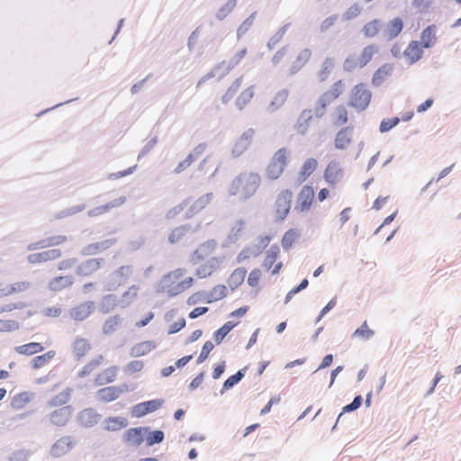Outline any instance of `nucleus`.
Listing matches in <instances>:
<instances>
[{"instance_id":"f704fd0d","label":"nucleus","mask_w":461,"mask_h":461,"mask_svg":"<svg viewBox=\"0 0 461 461\" xmlns=\"http://www.w3.org/2000/svg\"><path fill=\"white\" fill-rule=\"evenodd\" d=\"M56 356V352L54 350H50L41 356H37L33 357L31 361V366L33 369H39L46 365H48Z\"/></svg>"},{"instance_id":"ddd939ff","label":"nucleus","mask_w":461,"mask_h":461,"mask_svg":"<svg viewBox=\"0 0 461 461\" xmlns=\"http://www.w3.org/2000/svg\"><path fill=\"white\" fill-rule=\"evenodd\" d=\"M30 283L27 281H18L13 284L0 283V298L8 297L27 291Z\"/></svg>"},{"instance_id":"de8ad7c7","label":"nucleus","mask_w":461,"mask_h":461,"mask_svg":"<svg viewBox=\"0 0 461 461\" xmlns=\"http://www.w3.org/2000/svg\"><path fill=\"white\" fill-rule=\"evenodd\" d=\"M90 349V344L86 339L79 338L74 342V351L77 356H84Z\"/></svg>"},{"instance_id":"e2e57ef3","label":"nucleus","mask_w":461,"mask_h":461,"mask_svg":"<svg viewBox=\"0 0 461 461\" xmlns=\"http://www.w3.org/2000/svg\"><path fill=\"white\" fill-rule=\"evenodd\" d=\"M164 438V433L161 430H155L151 432L148 438V444L153 445L155 443H159Z\"/></svg>"},{"instance_id":"473e14b6","label":"nucleus","mask_w":461,"mask_h":461,"mask_svg":"<svg viewBox=\"0 0 461 461\" xmlns=\"http://www.w3.org/2000/svg\"><path fill=\"white\" fill-rule=\"evenodd\" d=\"M247 270L243 267L236 268L229 276L227 283L231 290L238 288L244 281Z\"/></svg>"},{"instance_id":"a878e982","label":"nucleus","mask_w":461,"mask_h":461,"mask_svg":"<svg viewBox=\"0 0 461 461\" xmlns=\"http://www.w3.org/2000/svg\"><path fill=\"white\" fill-rule=\"evenodd\" d=\"M128 421L122 417H108L103 423V429L105 431H118L125 428Z\"/></svg>"},{"instance_id":"39448f33","label":"nucleus","mask_w":461,"mask_h":461,"mask_svg":"<svg viewBox=\"0 0 461 461\" xmlns=\"http://www.w3.org/2000/svg\"><path fill=\"white\" fill-rule=\"evenodd\" d=\"M372 93L364 83L354 86L350 91L348 105L357 113L364 112L371 102Z\"/></svg>"},{"instance_id":"2f4dec72","label":"nucleus","mask_w":461,"mask_h":461,"mask_svg":"<svg viewBox=\"0 0 461 461\" xmlns=\"http://www.w3.org/2000/svg\"><path fill=\"white\" fill-rule=\"evenodd\" d=\"M402 29L403 21L400 17H395L388 23L385 35L390 40L394 39L402 32Z\"/></svg>"},{"instance_id":"8fccbe9b","label":"nucleus","mask_w":461,"mask_h":461,"mask_svg":"<svg viewBox=\"0 0 461 461\" xmlns=\"http://www.w3.org/2000/svg\"><path fill=\"white\" fill-rule=\"evenodd\" d=\"M66 240H67V238L65 236H55V237H50L47 240H43L38 242L37 245L39 248L57 246V245L63 243L64 241H66Z\"/></svg>"},{"instance_id":"1a4fd4ad","label":"nucleus","mask_w":461,"mask_h":461,"mask_svg":"<svg viewBox=\"0 0 461 461\" xmlns=\"http://www.w3.org/2000/svg\"><path fill=\"white\" fill-rule=\"evenodd\" d=\"M55 408L49 415L50 423L59 427L65 426L72 418L74 409L71 405Z\"/></svg>"},{"instance_id":"79ce46f5","label":"nucleus","mask_w":461,"mask_h":461,"mask_svg":"<svg viewBox=\"0 0 461 461\" xmlns=\"http://www.w3.org/2000/svg\"><path fill=\"white\" fill-rule=\"evenodd\" d=\"M299 236V231L296 229H290L285 231L281 240L283 248L290 249Z\"/></svg>"},{"instance_id":"774afa93","label":"nucleus","mask_w":461,"mask_h":461,"mask_svg":"<svg viewBox=\"0 0 461 461\" xmlns=\"http://www.w3.org/2000/svg\"><path fill=\"white\" fill-rule=\"evenodd\" d=\"M185 326V320L184 318L179 319L178 321H175L173 324H171L169 329V333H176L179 330H181Z\"/></svg>"},{"instance_id":"e433bc0d","label":"nucleus","mask_w":461,"mask_h":461,"mask_svg":"<svg viewBox=\"0 0 461 461\" xmlns=\"http://www.w3.org/2000/svg\"><path fill=\"white\" fill-rule=\"evenodd\" d=\"M124 203V198L116 199L109 203H106L104 205H101L98 207H95L89 211L88 214L89 216H98L100 214L105 213L108 211H110L112 208L117 207Z\"/></svg>"},{"instance_id":"58836bf2","label":"nucleus","mask_w":461,"mask_h":461,"mask_svg":"<svg viewBox=\"0 0 461 461\" xmlns=\"http://www.w3.org/2000/svg\"><path fill=\"white\" fill-rule=\"evenodd\" d=\"M278 255H279V248L277 246L271 247L267 250L266 258L263 261V264H262L263 267L266 270H270L272 268V267L274 266V264L276 262Z\"/></svg>"},{"instance_id":"2eb2a0df","label":"nucleus","mask_w":461,"mask_h":461,"mask_svg":"<svg viewBox=\"0 0 461 461\" xmlns=\"http://www.w3.org/2000/svg\"><path fill=\"white\" fill-rule=\"evenodd\" d=\"M254 135L255 131L253 129H249L240 135L232 149L234 156H240L250 147Z\"/></svg>"},{"instance_id":"7ed1b4c3","label":"nucleus","mask_w":461,"mask_h":461,"mask_svg":"<svg viewBox=\"0 0 461 461\" xmlns=\"http://www.w3.org/2000/svg\"><path fill=\"white\" fill-rule=\"evenodd\" d=\"M290 159L291 150L288 148L283 147L275 151L265 168L266 178L269 181L279 179L288 167Z\"/></svg>"},{"instance_id":"f03ea898","label":"nucleus","mask_w":461,"mask_h":461,"mask_svg":"<svg viewBox=\"0 0 461 461\" xmlns=\"http://www.w3.org/2000/svg\"><path fill=\"white\" fill-rule=\"evenodd\" d=\"M185 274V270L181 268L169 272L160 280L158 292L169 297L182 294L194 283L193 277Z\"/></svg>"},{"instance_id":"4c0bfd02","label":"nucleus","mask_w":461,"mask_h":461,"mask_svg":"<svg viewBox=\"0 0 461 461\" xmlns=\"http://www.w3.org/2000/svg\"><path fill=\"white\" fill-rule=\"evenodd\" d=\"M155 344L152 341H143L138 343L131 348V353L134 357H141L149 354L155 348Z\"/></svg>"},{"instance_id":"603ef678","label":"nucleus","mask_w":461,"mask_h":461,"mask_svg":"<svg viewBox=\"0 0 461 461\" xmlns=\"http://www.w3.org/2000/svg\"><path fill=\"white\" fill-rule=\"evenodd\" d=\"M118 325H119V318L117 316L109 318L104 322V324L103 326L104 332L106 334L112 333L113 331H114L116 330Z\"/></svg>"},{"instance_id":"9d476101","label":"nucleus","mask_w":461,"mask_h":461,"mask_svg":"<svg viewBox=\"0 0 461 461\" xmlns=\"http://www.w3.org/2000/svg\"><path fill=\"white\" fill-rule=\"evenodd\" d=\"M77 440L71 436H64L59 438L51 447L50 454L55 457L68 454L76 445Z\"/></svg>"},{"instance_id":"bb28decb","label":"nucleus","mask_w":461,"mask_h":461,"mask_svg":"<svg viewBox=\"0 0 461 461\" xmlns=\"http://www.w3.org/2000/svg\"><path fill=\"white\" fill-rule=\"evenodd\" d=\"M101 260L97 258H91L83 263H81L77 269V273L79 276H90L97 271L100 267Z\"/></svg>"},{"instance_id":"a18cd8bd","label":"nucleus","mask_w":461,"mask_h":461,"mask_svg":"<svg viewBox=\"0 0 461 461\" xmlns=\"http://www.w3.org/2000/svg\"><path fill=\"white\" fill-rule=\"evenodd\" d=\"M334 62L331 59H326L321 65V68L318 72L320 81H326L333 68Z\"/></svg>"},{"instance_id":"f3484780","label":"nucleus","mask_w":461,"mask_h":461,"mask_svg":"<svg viewBox=\"0 0 461 461\" xmlns=\"http://www.w3.org/2000/svg\"><path fill=\"white\" fill-rule=\"evenodd\" d=\"M61 256V251L59 249H53L46 251H42L40 253H34L28 257V261L32 264H39L42 262H47L50 260H54Z\"/></svg>"},{"instance_id":"72a5a7b5","label":"nucleus","mask_w":461,"mask_h":461,"mask_svg":"<svg viewBox=\"0 0 461 461\" xmlns=\"http://www.w3.org/2000/svg\"><path fill=\"white\" fill-rule=\"evenodd\" d=\"M381 27V21L378 19H374L364 24L362 32L366 38H374L379 33Z\"/></svg>"},{"instance_id":"cd10ccee","label":"nucleus","mask_w":461,"mask_h":461,"mask_svg":"<svg viewBox=\"0 0 461 461\" xmlns=\"http://www.w3.org/2000/svg\"><path fill=\"white\" fill-rule=\"evenodd\" d=\"M117 377V367L111 366L101 373H99L95 377V384L96 385H104L110 383H113Z\"/></svg>"},{"instance_id":"69168bd1","label":"nucleus","mask_w":461,"mask_h":461,"mask_svg":"<svg viewBox=\"0 0 461 461\" xmlns=\"http://www.w3.org/2000/svg\"><path fill=\"white\" fill-rule=\"evenodd\" d=\"M72 314L76 320H84L88 316L89 312L85 306H79L73 310Z\"/></svg>"},{"instance_id":"5701e85b","label":"nucleus","mask_w":461,"mask_h":461,"mask_svg":"<svg viewBox=\"0 0 461 461\" xmlns=\"http://www.w3.org/2000/svg\"><path fill=\"white\" fill-rule=\"evenodd\" d=\"M74 283L73 277L71 276H60L52 278L49 284L48 287L50 290L53 292H59L65 288L71 286Z\"/></svg>"},{"instance_id":"09e8293b","label":"nucleus","mask_w":461,"mask_h":461,"mask_svg":"<svg viewBox=\"0 0 461 461\" xmlns=\"http://www.w3.org/2000/svg\"><path fill=\"white\" fill-rule=\"evenodd\" d=\"M375 332L368 327L366 321L355 330L353 336L358 337L364 340L369 339L374 336Z\"/></svg>"},{"instance_id":"423d86ee","label":"nucleus","mask_w":461,"mask_h":461,"mask_svg":"<svg viewBox=\"0 0 461 461\" xmlns=\"http://www.w3.org/2000/svg\"><path fill=\"white\" fill-rule=\"evenodd\" d=\"M293 192L289 188L281 190L276 196L272 210L276 221H285L292 206Z\"/></svg>"},{"instance_id":"c03bdc74","label":"nucleus","mask_w":461,"mask_h":461,"mask_svg":"<svg viewBox=\"0 0 461 461\" xmlns=\"http://www.w3.org/2000/svg\"><path fill=\"white\" fill-rule=\"evenodd\" d=\"M241 85H242V78L241 77L237 78L230 85V86L228 88L226 93L223 95L222 101L224 103L230 102L237 95V93L240 91V89L241 87Z\"/></svg>"},{"instance_id":"0eeeda50","label":"nucleus","mask_w":461,"mask_h":461,"mask_svg":"<svg viewBox=\"0 0 461 461\" xmlns=\"http://www.w3.org/2000/svg\"><path fill=\"white\" fill-rule=\"evenodd\" d=\"M315 192L312 185H304L296 194L294 212L304 213L311 211L314 202Z\"/></svg>"},{"instance_id":"4468645a","label":"nucleus","mask_w":461,"mask_h":461,"mask_svg":"<svg viewBox=\"0 0 461 461\" xmlns=\"http://www.w3.org/2000/svg\"><path fill=\"white\" fill-rule=\"evenodd\" d=\"M354 141V133L351 127H344L339 130L334 139L335 148L338 149H348Z\"/></svg>"},{"instance_id":"0e129e2a","label":"nucleus","mask_w":461,"mask_h":461,"mask_svg":"<svg viewBox=\"0 0 461 461\" xmlns=\"http://www.w3.org/2000/svg\"><path fill=\"white\" fill-rule=\"evenodd\" d=\"M254 22V14H251L249 18H247L239 27L238 35L240 36L244 34L251 27Z\"/></svg>"},{"instance_id":"4be33fe9","label":"nucleus","mask_w":461,"mask_h":461,"mask_svg":"<svg viewBox=\"0 0 461 461\" xmlns=\"http://www.w3.org/2000/svg\"><path fill=\"white\" fill-rule=\"evenodd\" d=\"M437 41V27L436 25H429L426 27L420 35V45L423 48H430Z\"/></svg>"},{"instance_id":"bf43d9fd","label":"nucleus","mask_w":461,"mask_h":461,"mask_svg":"<svg viewBox=\"0 0 461 461\" xmlns=\"http://www.w3.org/2000/svg\"><path fill=\"white\" fill-rule=\"evenodd\" d=\"M25 306H26V304L21 301L15 302V303H8V304H5V305L0 307V313L23 309Z\"/></svg>"},{"instance_id":"4d7b16f0","label":"nucleus","mask_w":461,"mask_h":461,"mask_svg":"<svg viewBox=\"0 0 461 461\" xmlns=\"http://www.w3.org/2000/svg\"><path fill=\"white\" fill-rule=\"evenodd\" d=\"M18 329V323L13 320H0V332H9Z\"/></svg>"},{"instance_id":"864d4df0","label":"nucleus","mask_w":461,"mask_h":461,"mask_svg":"<svg viewBox=\"0 0 461 461\" xmlns=\"http://www.w3.org/2000/svg\"><path fill=\"white\" fill-rule=\"evenodd\" d=\"M400 122L398 117H393L386 120H383L380 124V131L386 132L396 126Z\"/></svg>"},{"instance_id":"c756f323","label":"nucleus","mask_w":461,"mask_h":461,"mask_svg":"<svg viewBox=\"0 0 461 461\" xmlns=\"http://www.w3.org/2000/svg\"><path fill=\"white\" fill-rule=\"evenodd\" d=\"M32 395L29 392L19 393L12 398L10 405L14 410H22L31 402Z\"/></svg>"},{"instance_id":"3c124183","label":"nucleus","mask_w":461,"mask_h":461,"mask_svg":"<svg viewBox=\"0 0 461 461\" xmlns=\"http://www.w3.org/2000/svg\"><path fill=\"white\" fill-rule=\"evenodd\" d=\"M227 294V287L223 285H218L212 289L210 293V298L212 300L218 301L226 297Z\"/></svg>"},{"instance_id":"f257e3e1","label":"nucleus","mask_w":461,"mask_h":461,"mask_svg":"<svg viewBox=\"0 0 461 461\" xmlns=\"http://www.w3.org/2000/svg\"><path fill=\"white\" fill-rule=\"evenodd\" d=\"M261 185V176L253 171H245L238 175L230 183L228 193L231 196H237L240 200H248L252 197Z\"/></svg>"},{"instance_id":"6e6552de","label":"nucleus","mask_w":461,"mask_h":461,"mask_svg":"<svg viewBox=\"0 0 461 461\" xmlns=\"http://www.w3.org/2000/svg\"><path fill=\"white\" fill-rule=\"evenodd\" d=\"M343 177V170L337 161H330L324 172L323 178L330 188H335Z\"/></svg>"},{"instance_id":"412c9836","label":"nucleus","mask_w":461,"mask_h":461,"mask_svg":"<svg viewBox=\"0 0 461 461\" xmlns=\"http://www.w3.org/2000/svg\"><path fill=\"white\" fill-rule=\"evenodd\" d=\"M422 46L417 41H411L403 51L404 57L410 63L418 61L422 57Z\"/></svg>"},{"instance_id":"a19ab883","label":"nucleus","mask_w":461,"mask_h":461,"mask_svg":"<svg viewBox=\"0 0 461 461\" xmlns=\"http://www.w3.org/2000/svg\"><path fill=\"white\" fill-rule=\"evenodd\" d=\"M311 57L312 51L310 49H303L301 50L294 60V70L297 71L301 69L311 59Z\"/></svg>"},{"instance_id":"6ab92c4d","label":"nucleus","mask_w":461,"mask_h":461,"mask_svg":"<svg viewBox=\"0 0 461 461\" xmlns=\"http://www.w3.org/2000/svg\"><path fill=\"white\" fill-rule=\"evenodd\" d=\"M73 390L69 387L62 389L59 393L55 394L48 402L50 407H63L69 405Z\"/></svg>"},{"instance_id":"052dcab7","label":"nucleus","mask_w":461,"mask_h":461,"mask_svg":"<svg viewBox=\"0 0 461 461\" xmlns=\"http://www.w3.org/2000/svg\"><path fill=\"white\" fill-rule=\"evenodd\" d=\"M337 20H338V15H336V14L329 16L326 19H324L320 25L321 32H323L328 31L330 27H332L336 23Z\"/></svg>"},{"instance_id":"9b49d317","label":"nucleus","mask_w":461,"mask_h":461,"mask_svg":"<svg viewBox=\"0 0 461 461\" xmlns=\"http://www.w3.org/2000/svg\"><path fill=\"white\" fill-rule=\"evenodd\" d=\"M319 166L318 160L314 158H306L299 167L296 175V182L301 185L309 179L314 172L317 170Z\"/></svg>"},{"instance_id":"37998d69","label":"nucleus","mask_w":461,"mask_h":461,"mask_svg":"<svg viewBox=\"0 0 461 461\" xmlns=\"http://www.w3.org/2000/svg\"><path fill=\"white\" fill-rule=\"evenodd\" d=\"M237 325V322L227 321L220 329L214 332V339L217 344H220L227 334Z\"/></svg>"},{"instance_id":"7c9ffc66","label":"nucleus","mask_w":461,"mask_h":461,"mask_svg":"<svg viewBox=\"0 0 461 461\" xmlns=\"http://www.w3.org/2000/svg\"><path fill=\"white\" fill-rule=\"evenodd\" d=\"M44 347L38 342H30L18 347H15L14 350L19 355L32 356L34 354L42 352Z\"/></svg>"},{"instance_id":"aec40b11","label":"nucleus","mask_w":461,"mask_h":461,"mask_svg":"<svg viewBox=\"0 0 461 461\" xmlns=\"http://www.w3.org/2000/svg\"><path fill=\"white\" fill-rule=\"evenodd\" d=\"M124 441L130 446H140L144 441L142 428H131L123 435Z\"/></svg>"},{"instance_id":"5fc2aeb1","label":"nucleus","mask_w":461,"mask_h":461,"mask_svg":"<svg viewBox=\"0 0 461 461\" xmlns=\"http://www.w3.org/2000/svg\"><path fill=\"white\" fill-rule=\"evenodd\" d=\"M244 376V373L240 370L235 375L230 376L223 384L224 389H230L237 383H239Z\"/></svg>"},{"instance_id":"c85d7f7f","label":"nucleus","mask_w":461,"mask_h":461,"mask_svg":"<svg viewBox=\"0 0 461 461\" xmlns=\"http://www.w3.org/2000/svg\"><path fill=\"white\" fill-rule=\"evenodd\" d=\"M393 72V66L391 64H384L375 70L372 77V84L374 86H380Z\"/></svg>"},{"instance_id":"a211bd4d","label":"nucleus","mask_w":461,"mask_h":461,"mask_svg":"<svg viewBox=\"0 0 461 461\" xmlns=\"http://www.w3.org/2000/svg\"><path fill=\"white\" fill-rule=\"evenodd\" d=\"M206 145L200 144L194 148V149L183 160L181 161L175 169L176 173H180L189 167L194 161H195L205 151Z\"/></svg>"},{"instance_id":"f8f14e48","label":"nucleus","mask_w":461,"mask_h":461,"mask_svg":"<svg viewBox=\"0 0 461 461\" xmlns=\"http://www.w3.org/2000/svg\"><path fill=\"white\" fill-rule=\"evenodd\" d=\"M127 390L128 387L125 384L120 386H107L99 389L96 395L100 401L109 402L118 399Z\"/></svg>"},{"instance_id":"49530a36","label":"nucleus","mask_w":461,"mask_h":461,"mask_svg":"<svg viewBox=\"0 0 461 461\" xmlns=\"http://www.w3.org/2000/svg\"><path fill=\"white\" fill-rule=\"evenodd\" d=\"M348 113L345 106L339 105L334 113V122L337 125H344L348 121Z\"/></svg>"},{"instance_id":"dca6fc26","label":"nucleus","mask_w":461,"mask_h":461,"mask_svg":"<svg viewBox=\"0 0 461 461\" xmlns=\"http://www.w3.org/2000/svg\"><path fill=\"white\" fill-rule=\"evenodd\" d=\"M313 120V113L310 109H305L302 111L300 115L297 118V121L294 124V131L299 135H304L307 133L311 123Z\"/></svg>"},{"instance_id":"20e7f679","label":"nucleus","mask_w":461,"mask_h":461,"mask_svg":"<svg viewBox=\"0 0 461 461\" xmlns=\"http://www.w3.org/2000/svg\"><path fill=\"white\" fill-rule=\"evenodd\" d=\"M379 46L375 43L365 46L357 58L349 56L345 59L343 69L351 72L357 68H363L379 53Z\"/></svg>"},{"instance_id":"c9c22d12","label":"nucleus","mask_w":461,"mask_h":461,"mask_svg":"<svg viewBox=\"0 0 461 461\" xmlns=\"http://www.w3.org/2000/svg\"><path fill=\"white\" fill-rule=\"evenodd\" d=\"M254 96V87L249 86L242 90L236 99V105L239 109L246 107Z\"/></svg>"},{"instance_id":"ea45409f","label":"nucleus","mask_w":461,"mask_h":461,"mask_svg":"<svg viewBox=\"0 0 461 461\" xmlns=\"http://www.w3.org/2000/svg\"><path fill=\"white\" fill-rule=\"evenodd\" d=\"M215 245L211 242H205L201 244L194 253V257L196 259H203L211 256L214 250Z\"/></svg>"},{"instance_id":"393cba45","label":"nucleus","mask_w":461,"mask_h":461,"mask_svg":"<svg viewBox=\"0 0 461 461\" xmlns=\"http://www.w3.org/2000/svg\"><path fill=\"white\" fill-rule=\"evenodd\" d=\"M162 401L160 400H151L145 402L139 403L134 407V411L136 416L140 417L144 416L149 412H152L162 405Z\"/></svg>"},{"instance_id":"13d9d810","label":"nucleus","mask_w":461,"mask_h":461,"mask_svg":"<svg viewBox=\"0 0 461 461\" xmlns=\"http://www.w3.org/2000/svg\"><path fill=\"white\" fill-rule=\"evenodd\" d=\"M260 278H261V271L258 268H255L249 275L248 284L250 286L255 287L258 285Z\"/></svg>"},{"instance_id":"338daca9","label":"nucleus","mask_w":461,"mask_h":461,"mask_svg":"<svg viewBox=\"0 0 461 461\" xmlns=\"http://www.w3.org/2000/svg\"><path fill=\"white\" fill-rule=\"evenodd\" d=\"M362 403V398L360 395L356 396L353 402L343 408V412H348L357 410Z\"/></svg>"},{"instance_id":"680f3d73","label":"nucleus","mask_w":461,"mask_h":461,"mask_svg":"<svg viewBox=\"0 0 461 461\" xmlns=\"http://www.w3.org/2000/svg\"><path fill=\"white\" fill-rule=\"evenodd\" d=\"M185 236V229L184 228H176L170 233L168 240L171 243H176L179 241Z\"/></svg>"},{"instance_id":"6e6d98bb","label":"nucleus","mask_w":461,"mask_h":461,"mask_svg":"<svg viewBox=\"0 0 461 461\" xmlns=\"http://www.w3.org/2000/svg\"><path fill=\"white\" fill-rule=\"evenodd\" d=\"M214 346L212 342L206 341L201 350L200 356L198 357L197 363L201 364L208 357L210 352L213 349Z\"/></svg>"},{"instance_id":"b1692460","label":"nucleus","mask_w":461,"mask_h":461,"mask_svg":"<svg viewBox=\"0 0 461 461\" xmlns=\"http://www.w3.org/2000/svg\"><path fill=\"white\" fill-rule=\"evenodd\" d=\"M345 91V84L343 80L339 79L332 84L330 88L326 91L322 98L325 102L330 103L339 98Z\"/></svg>"}]
</instances>
